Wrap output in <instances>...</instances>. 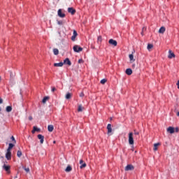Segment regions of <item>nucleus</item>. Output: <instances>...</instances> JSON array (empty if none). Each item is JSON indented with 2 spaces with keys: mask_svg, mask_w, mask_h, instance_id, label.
Instances as JSON below:
<instances>
[{
  "mask_svg": "<svg viewBox=\"0 0 179 179\" xmlns=\"http://www.w3.org/2000/svg\"><path fill=\"white\" fill-rule=\"evenodd\" d=\"M129 145H134V133L132 132L129 134Z\"/></svg>",
  "mask_w": 179,
  "mask_h": 179,
  "instance_id": "1",
  "label": "nucleus"
},
{
  "mask_svg": "<svg viewBox=\"0 0 179 179\" xmlns=\"http://www.w3.org/2000/svg\"><path fill=\"white\" fill-rule=\"evenodd\" d=\"M73 50L75 52H80V51H83V48H80L78 45H74Z\"/></svg>",
  "mask_w": 179,
  "mask_h": 179,
  "instance_id": "2",
  "label": "nucleus"
},
{
  "mask_svg": "<svg viewBox=\"0 0 179 179\" xmlns=\"http://www.w3.org/2000/svg\"><path fill=\"white\" fill-rule=\"evenodd\" d=\"M109 44H110V45H113V47H117V41L114 40V39H110L108 41Z\"/></svg>",
  "mask_w": 179,
  "mask_h": 179,
  "instance_id": "3",
  "label": "nucleus"
},
{
  "mask_svg": "<svg viewBox=\"0 0 179 179\" xmlns=\"http://www.w3.org/2000/svg\"><path fill=\"white\" fill-rule=\"evenodd\" d=\"M6 158L7 160H10L12 159V152L10 151L7 150L6 154Z\"/></svg>",
  "mask_w": 179,
  "mask_h": 179,
  "instance_id": "4",
  "label": "nucleus"
},
{
  "mask_svg": "<svg viewBox=\"0 0 179 179\" xmlns=\"http://www.w3.org/2000/svg\"><path fill=\"white\" fill-rule=\"evenodd\" d=\"M166 132H168V134H174L175 132V129L174 127H169L166 129Z\"/></svg>",
  "mask_w": 179,
  "mask_h": 179,
  "instance_id": "5",
  "label": "nucleus"
},
{
  "mask_svg": "<svg viewBox=\"0 0 179 179\" xmlns=\"http://www.w3.org/2000/svg\"><path fill=\"white\" fill-rule=\"evenodd\" d=\"M76 37H78V32L76 30H73V36H71V41H75Z\"/></svg>",
  "mask_w": 179,
  "mask_h": 179,
  "instance_id": "6",
  "label": "nucleus"
},
{
  "mask_svg": "<svg viewBox=\"0 0 179 179\" xmlns=\"http://www.w3.org/2000/svg\"><path fill=\"white\" fill-rule=\"evenodd\" d=\"M65 64V65H69V66H71L72 65V62H71V60H69V58H66L64 60L63 64Z\"/></svg>",
  "mask_w": 179,
  "mask_h": 179,
  "instance_id": "7",
  "label": "nucleus"
},
{
  "mask_svg": "<svg viewBox=\"0 0 179 179\" xmlns=\"http://www.w3.org/2000/svg\"><path fill=\"white\" fill-rule=\"evenodd\" d=\"M68 12H69V13H71V15H75V13H76V10H75L72 7H69L68 8Z\"/></svg>",
  "mask_w": 179,
  "mask_h": 179,
  "instance_id": "8",
  "label": "nucleus"
},
{
  "mask_svg": "<svg viewBox=\"0 0 179 179\" xmlns=\"http://www.w3.org/2000/svg\"><path fill=\"white\" fill-rule=\"evenodd\" d=\"M169 54L168 58L170 59H171V58H176V55L171 50H169Z\"/></svg>",
  "mask_w": 179,
  "mask_h": 179,
  "instance_id": "9",
  "label": "nucleus"
},
{
  "mask_svg": "<svg viewBox=\"0 0 179 179\" xmlns=\"http://www.w3.org/2000/svg\"><path fill=\"white\" fill-rule=\"evenodd\" d=\"M80 169H85L86 167L87 164L85 163V161L83 159L80 160Z\"/></svg>",
  "mask_w": 179,
  "mask_h": 179,
  "instance_id": "10",
  "label": "nucleus"
},
{
  "mask_svg": "<svg viewBox=\"0 0 179 179\" xmlns=\"http://www.w3.org/2000/svg\"><path fill=\"white\" fill-rule=\"evenodd\" d=\"M134 167L132 165L129 164L125 167V171H130L131 170H134Z\"/></svg>",
  "mask_w": 179,
  "mask_h": 179,
  "instance_id": "11",
  "label": "nucleus"
},
{
  "mask_svg": "<svg viewBox=\"0 0 179 179\" xmlns=\"http://www.w3.org/2000/svg\"><path fill=\"white\" fill-rule=\"evenodd\" d=\"M57 15L59 17H65V14L62 13V10L59 9L57 11Z\"/></svg>",
  "mask_w": 179,
  "mask_h": 179,
  "instance_id": "12",
  "label": "nucleus"
},
{
  "mask_svg": "<svg viewBox=\"0 0 179 179\" xmlns=\"http://www.w3.org/2000/svg\"><path fill=\"white\" fill-rule=\"evenodd\" d=\"M107 129H108V135H110V134H111V132H113V129L111 127V124H108L107 125Z\"/></svg>",
  "mask_w": 179,
  "mask_h": 179,
  "instance_id": "13",
  "label": "nucleus"
},
{
  "mask_svg": "<svg viewBox=\"0 0 179 179\" xmlns=\"http://www.w3.org/2000/svg\"><path fill=\"white\" fill-rule=\"evenodd\" d=\"M38 139H40V143L41 144L44 143V136H43L41 134H38Z\"/></svg>",
  "mask_w": 179,
  "mask_h": 179,
  "instance_id": "14",
  "label": "nucleus"
},
{
  "mask_svg": "<svg viewBox=\"0 0 179 179\" xmlns=\"http://www.w3.org/2000/svg\"><path fill=\"white\" fill-rule=\"evenodd\" d=\"M83 110H85V107H83V106H82V104L78 105V113H82V111H83Z\"/></svg>",
  "mask_w": 179,
  "mask_h": 179,
  "instance_id": "15",
  "label": "nucleus"
},
{
  "mask_svg": "<svg viewBox=\"0 0 179 179\" xmlns=\"http://www.w3.org/2000/svg\"><path fill=\"white\" fill-rule=\"evenodd\" d=\"M66 173H71L72 171V166L71 165H68L65 169Z\"/></svg>",
  "mask_w": 179,
  "mask_h": 179,
  "instance_id": "16",
  "label": "nucleus"
},
{
  "mask_svg": "<svg viewBox=\"0 0 179 179\" xmlns=\"http://www.w3.org/2000/svg\"><path fill=\"white\" fill-rule=\"evenodd\" d=\"M48 131H49V132H52L54 131V126L53 125H48Z\"/></svg>",
  "mask_w": 179,
  "mask_h": 179,
  "instance_id": "17",
  "label": "nucleus"
},
{
  "mask_svg": "<svg viewBox=\"0 0 179 179\" xmlns=\"http://www.w3.org/2000/svg\"><path fill=\"white\" fill-rule=\"evenodd\" d=\"M54 66H57V67L64 66V62L55 63Z\"/></svg>",
  "mask_w": 179,
  "mask_h": 179,
  "instance_id": "18",
  "label": "nucleus"
},
{
  "mask_svg": "<svg viewBox=\"0 0 179 179\" xmlns=\"http://www.w3.org/2000/svg\"><path fill=\"white\" fill-rule=\"evenodd\" d=\"M126 74H127V75H129V76L132 75V69H126Z\"/></svg>",
  "mask_w": 179,
  "mask_h": 179,
  "instance_id": "19",
  "label": "nucleus"
},
{
  "mask_svg": "<svg viewBox=\"0 0 179 179\" xmlns=\"http://www.w3.org/2000/svg\"><path fill=\"white\" fill-rule=\"evenodd\" d=\"M164 31H166V28L164 27H162L159 30V33H160L161 34H163Z\"/></svg>",
  "mask_w": 179,
  "mask_h": 179,
  "instance_id": "20",
  "label": "nucleus"
},
{
  "mask_svg": "<svg viewBox=\"0 0 179 179\" xmlns=\"http://www.w3.org/2000/svg\"><path fill=\"white\" fill-rule=\"evenodd\" d=\"M31 132L32 134H34L35 132H40V129L37 128V127H34Z\"/></svg>",
  "mask_w": 179,
  "mask_h": 179,
  "instance_id": "21",
  "label": "nucleus"
},
{
  "mask_svg": "<svg viewBox=\"0 0 179 179\" xmlns=\"http://www.w3.org/2000/svg\"><path fill=\"white\" fill-rule=\"evenodd\" d=\"M53 54H54L55 55H58V54H59V50H58L57 48H54V49H53Z\"/></svg>",
  "mask_w": 179,
  "mask_h": 179,
  "instance_id": "22",
  "label": "nucleus"
},
{
  "mask_svg": "<svg viewBox=\"0 0 179 179\" xmlns=\"http://www.w3.org/2000/svg\"><path fill=\"white\" fill-rule=\"evenodd\" d=\"M66 100H69V99H71L72 97V94L68 92L66 94Z\"/></svg>",
  "mask_w": 179,
  "mask_h": 179,
  "instance_id": "23",
  "label": "nucleus"
},
{
  "mask_svg": "<svg viewBox=\"0 0 179 179\" xmlns=\"http://www.w3.org/2000/svg\"><path fill=\"white\" fill-rule=\"evenodd\" d=\"M13 146H15V145H13L12 143H9L7 150L10 152V150H12V149L13 148Z\"/></svg>",
  "mask_w": 179,
  "mask_h": 179,
  "instance_id": "24",
  "label": "nucleus"
},
{
  "mask_svg": "<svg viewBox=\"0 0 179 179\" xmlns=\"http://www.w3.org/2000/svg\"><path fill=\"white\" fill-rule=\"evenodd\" d=\"M6 111L7 113H10V111H12V106H7V107L6 108Z\"/></svg>",
  "mask_w": 179,
  "mask_h": 179,
  "instance_id": "25",
  "label": "nucleus"
},
{
  "mask_svg": "<svg viewBox=\"0 0 179 179\" xmlns=\"http://www.w3.org/2000/svg\"><path fill=\"white\" fill-rule=\"evenodd\" d=\"M3 169L6 171H9V170H10V166H6V165H3Z\"/></svg>",
  "mask_w": 179,
  "mask_h": 179,
  "instance_id": "26",
  "label": "nucleus"
},
{
  "mask_svg": "<svg viewBox=\"0 0 179 179\" xmlns=\"http://www.w3.org/2000/svg\"><path fill=\"white\" fill-rule=\"evenodd\" d=\"M157 146H160V143H155L154 144V148L153 150L156 152V150H157Z\"/></svg>",
  "mask_w": 179,
  "mask_h": 179,
  "instance_id": "27",
  "label": "nucleus"
},
{
  "mask_svg": "<svg viewBox=\"0 0 179 179\" xmlns=\"http://www.w3.org/2000/svg\"><path fill=\"white\" fill-rule=\"evenodd\" d=\"M22 169L26 171V173H30V169L29 168H26V166H22Z\"/></svg>",
  "mask_w": 179,
  "mask_h": 179,
  "instance_id": "28",
  "label": "nucleus"
},
{
  "mask_svg": "<svg viewBox=\"0 0 179 179\" xmlns=\"http://www.w3.org/2000/svg\"><path fill=\"white\" fill-rule=\"evenodd\" d=\"M49 99H50L49 96H45V97L43 99L42 103H46L47 100H48Z\"/></svg>",
  "mask_w": 179,
  "mask_h": 179,
  "instance_id": "29",
  "label": "nucleus"
},
{
  "mask_svg": "<svg viewBox=\"0 0 179 179\" xmlns=\"http://www.w3.org/2000/svg\"><path fill=\"white\" fill-rule=\"evenodd\" d=\"M129 58L130 61L135 62V60L134 59V55H132V54L129 55Z\"/></svg>",
  "mask_w": 179,
  "mask_h": 179,
  "instance_id": "30",
  "label": "nucleus"
},
{
  "mask_svg": "<svg viewBox=\"0 0 179 179\" xmlns=\"http://www.w3.org/2000/svg\"><path fill=\"white\" fill-rule=\"evenodd\" d=\"M106 82H107V79L103 78L101 80L100 83H101V85H104L106 84Z\"/></svg>",
  "mask_w": 179,
  "mask_h": 179,
  "instance_id": "31",
  "label": "nucleus"
},
{
  "mask_svg": "<svg viewBox=\"0 0 179 179\" xmlns=\"http://www.w3.org/2000/svg\"><path fill=\"white\" fill-rule=\"evenodd\" d=\"M17 157H22V151L18 150L17 152Z\"/></svg>",
  "mask_w": 179,
  "mask_h": 179,
  "instance_id": "32",
  "label": "nucleus"
},
{
  "mask_svg": "<svg viewBox=\"0 0 179 179\" xmlns=\"http://www.w3.org/2000/svg\"><path fill=\"white\" fill-rule=\"evenodd\" d=\"M148 50H152L153 48V45L152 44H148L147 46Z\"/></svg>",
  "mask_w": 179,
  "mask_h": 179,
  "instance_id": "33",
  "label": "nucleus"
},
{
  "mask_svg": "<svg viewBox=\"0 0 179 179\" xmlns=\"http://www.w3.org/2000/svg\"><path fill=\"white\" fill-rule=\"evenodd\" d=\"M51 92H52V93H54L55 92H57V88H55V87H51Z\"/></svg>",
  "mask_w": 179,
  "mask_h": 179,
  "instance_id": "34",
  "label": "nucleus"
},
{
  "mask_svg": "<svg viewBox=\"0 0 179 179\" xmlns=\"http://www.w3.org/2000/svg\"><path fill=\"white\" fill-rule=\"evenodd\" d=\"M57 24L59 25V26H62V24H64V22L63 21H59V20H57Z\"/></svg>",
  "mask_w": 179,
  "mask_h": 179,
  "instance_id": "35",
  "label": "nucleus"
},
{
  "mask_svg": "<svg viewBox=\"0 0 179 179\" xmlns=\"http://www.w3.org/2000/svg\"><path fill=\"white\" fill-rule=\"evenodd\" d=\"M103 41L101 36H98V43H101V41Z\"/></svg>",
  "mask_w": 179,
  "mask_h": 179,
  "instance_id": "36",
  "label": "nucleus"
},
{
  "mask_svg": "<svg viewBox=\"0 0 179 179\" xmlns=\"http://www.w3.org/2000/svg\"><path fill=\"white\" fill-rule=\"evenodd\" d=\"M11 140L14 142V143H16V140L13 136H11Z\"/></svg>",
  "mask_w": 179,
  "mask_h": 179,
  "instance_id": "37",
  "label": "nucleus"
},
{
  "mask_svg": "<svg viewBox=\"0 0 179 179\" xmlns=\"http://www.w3.org/2000/svg\"><path fill=\"white\" fill-rule=\"evenodd\" d=\"M80 97H85V93L83 92H80Z\"/></svg>",
  "mask_w": 179,
  "mask_h": 179,
  "instance_id": "38",
  "label": "nucleus"
},
{
  "mask_svg": "<svg viewBox=\"0 0 179 179\" xmlns=\"http://www.w3.org/2000/svg\"><path fill=\"white\" fill-rule=\"evenodd\" d=\"M78 64H83V59H79Z\"/></svg>",
  "mask_w": 179,
  "mask_h": 179,
  "instance_id": "39",
  "label": "nucleus"
},
{
  "mask_svg": "<svg viewBox=\"0 0 179 179\" xmlns=\"http://www.w3.org/2000/svg\"><path fill=\"white\" fill-rule=\"evenodd\" d=\"M3 103V99L0 97V104H2Z\"/></svg>",
  "mask_w": 179,
  "mask_h": 179,
  "instance_id": "40",
  "label": "nucleus"
},
{
  "mask_svg": "<svg viewBox=\"0 0 179 179\" xmlns=\"http://www.w3.org/2000/svg\"><path fill=\"white\" fill-rule=\"evenodd\" d=\"M134 135H139V133L136 130H134Z\"/></svg>",
  "mask_w": 179,
  "mask_h": 179,
  "instance_id": "41",
  "label": "nucleus"
},
{
  "mask_svg": "<svg viewBox=\"0 0 179 179\" xmlns=\"http://www.w3.org/2000/svg\"><path fill=\"white\" fill-rule=\"evenodd\" d=\"M142 31H146V27H143Z\"/></svg>",
  "mask_w": 179,
  "mask_h": 179,
  "instance_id": "42",
  "label": "nucleus"
},
{
  "mask_svg": "<svg viewBox=\"0 0 179 179\" xmlns=\"http://www.w3.org/2000/svg\"><path fill=\"white\" fill-rule=\"evenodd\" d=\"M175 129V132H178V131H179V128L178 127H176V129Z\"/></svg>",
  "mask_w": 179,
  "mask_h": 179,
  "instance_id": "43",
  "label": "nucleus"
},
{
  "mask_svg": "<svg viewBox=\"0 0 179 179\" xmlns=\"http://www.w3.org/2000/svg\"><path fill=\"white\" fill-rule=\"evenodd\" d=\"M29 121H31V120H33V117L29 116Z\"/></svg>",
  "mask_w": 179,
  "mask_h": 179,
  "instance_id": "44",
  "label": "nucleus"
},
{
  "mask_svg": "<svg viewBox=\"0 0 179 179\" xmlns=\"http://www.w3.org/2000/svg\"><path fill=\"white\" fill-rule=\"evenodd\" d=\"M176 115L179 117V111L177 113Z\"/></svg>",
  "mask_w": 179,
  "mask_h": 179,
  "instance_id": "45",
  "label": "nucleus"
},
{
  "mask_svg": "<svg viewBox=\"0 0 179 179\" xmlns=\"http://www.w3.org/2000/svg\"><path fill=\"white\" fill-rule=\"evenodd\" d=\"M141 35L143 36V31H141Z\"/></svg>",
  "mask_w": 179,
  "mask_h": 179,
  "instance_id": "46",
  "label": "nucleus"
},
{
  "mask_svg": "<svg viewBox=\"0 0 179 179\" xmlns=\"http://www.w3.org/2000/svg\"><path fill=\"white\" fill-rule=\"evenodd\" d=\"M53 143H57V141H53Z\"/></svg>",
  "mask_w": 179,
  "mask_h": 179,
  "instance_id": "47",
  "label": "nucleus"
},
{
  "mask_svg": "<svg viewBox=\"0 0 179 179\" xmlns=\"http://www.w3.org/2000/svg\"><path fill=\"white\" fill-rule=\"evenodd\" d=\"M0 111H2V108L0 107Z\"/></svg>",
  "mask_w": 179,
  "mask_h": 179,
  "instance_id": "48",
  "label": "nucleus"
},
{
  "mask_svg": "<svg viewBox=\"0 0 179 179\" xmlns=\"http://www.w3.org/2000/svg\"><path fill=\"white\" fill-rule=\"evenodd\" d=\"M0 80H1V76H0Z\"/></svg>",
  "mask_w": 179,
  "mask_h": 179,
  "instance_id": "49",
  "label": "nucleus"
}]
</instances>
